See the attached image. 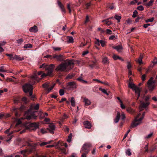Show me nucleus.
Instances as JSON below:
<instances>
[{
	"label": "nucleus",
	"mask_w": 157,
	"mask_h": 157,
	"mask_svg": "<svg viewBox=\"0 0 157 157\" xmlns=\"http://www.w3.org/2000/svg\"><path fill=\"white\" fill-rule=\"evenodd\" d=\"M4 67L2 66L0 67V72H6L7 71V70L4 69Z\"/></svg>",
	"instance_id": "nucleus-37"
},
{
	"label": "nucleus",
	"mask_w": 157,
	"mask_h": 157,
	"mask_svg": "<svg viewBox=\"0 0 157 157\" xmlns=\"http://www.w3.org/2000/svg\"><path fill=\"white\" fill-rule=\"evenodd\" d=\"M154 20V18L152 17L151 18L149 19L146 20V22L147 23L148 22H152Z\"/></svg>",
	"instance_id": "nucleus-50"
},
{
	"label": "nucleus",
	"mask_w": 157,
	"mask_h": 157,
	"mask_svg": "<svg viewBox=\"0 0 157 157\" xmlns=\"http://www.w3.org/2000/svg\"><path fill=\"white\" fill-rule=\"evenodd\" d=\"M116 38V36L114 35L110 36L109 38V39L110 40H115Z\"/></svg>",
	"instance_id": "nucleus-49"
},
{
	"label": "nucleus",
	"mask_w": 157,
	"mask_h": 157,
	"mask_svg": "<svg viewBox=\"0 0 157 157\" xmlns=\"http://www.w3.org/2000/svg\"><path fill=\"white\" fill-rule=\"evenodd\" d=\"M120 106L122 109H125V106L123 104L122 102L120 103Z\"/></svg>",
	"instance_id": "nucleus-61"
},
{
	"label": "nucleus",
	"mask_w": 157,
	"mask_h": 157,
	"mask_svg": "<svg viewBox=\"0 0 157 157\" xmlns=\"http://www.w3.org/2000/svg\"><path fill=\"white\" fill-rule=\"evenodd\" d=\"M20 101V98H15L14 99V103L15 104H17Z\"/></svg>",
	"instance_id": "nucleus-39"
},
{
	"label": "nucleus",
	"mask_w": 157,
	"mask_h": 157,
	"mask_svg": "<svg viewBox=\"0 0 157 157\" xmlns=\"http://www.w3.org/2000/svg\"><path fill=\"white\" fill-rule=\"evenodd\" d=\"M41 115L42 116V117L40 116V117L41 118H43L45 116H48V113H42L41 114Z\"/></svg>",
	"instance_id": "nucleus-53"
},
{
	"label": "nucleus",
	"mask_w": 157,
	"mask_h": 157,
	"mask_svg": "<svg viewBox=\"0 0 157 157\" xmlns=\"http://www.w3.org/2000/svg\"><path fill=\"white\" fill-rule=\"evenodd\" d=\"M126 155L128 156H130L131 155L132 153L131 152V150L130 149H128L125 151Z\"/></svg>",
	"instance_id": "nucleus-30"
},
{
	"label": "nucleus",
	"mask_w": 157,
	"mask_h": 157,
	"mask_svg": "<svg viewBox=\"0 0 157 157\" xmlns=\"http://www.w3.org/2000/svg\"><path fill=\"white\" fill-rule=\"evenodd\" d=\"M109 60L107 57L105 56L102 59V62L104 64H108L109 63Z\"/></svg>",
	"instance_id": "nucleus-19"
},
{
	"label": "nucleus",
	"mask_w": 157,
	"mask_h": 157,
	"mask_svg": "<svg viewBox=\"0 0 157 157\" xmlns=\"http://www.w3.org/2000/svg\"><path fill=\"white\" fill-rule=\"evenodd\" d=\"M46 64H45V63H44V64H42L40 66V68H43V69L45 70V67H46Z\"/></svg>",
	"instance_id": "nucleus-54"
},
{
	"label": "nucleus",
	"mask_w": 157,
	"mask_h": 157,
	"mask_svg": "<svg viewBox=\"0 0 157 157\" xmlns=\"http://www.w3.org/2000/svg\"><path fill=\"white\" fill-rule=\"evenodd\" d=\"M49 128L48 129L50 132L52 133H54V131L55 128V126L54 124L52 123H50L49 125Z\"/></svg>",
	"instance_id": "nucleus-15"
},
{
	"label": "nucleus",
	"mask_w": 157,
	"mask_h": 157,
	"mask_svg": "<svg viewBox=\"0 0 157 157\" xmlns=\"http://www.w3.org/2000/svg\"><path fill=\"white\" fill-rule=\"evenodd\" d=\"M68 40L67 42L68 43H72L74 42V39L71 36H68L67 37Z\"/></svg>",
	"instance_id": "nucleus-25"
},
{
	"label": "nucleus",
	"mask_w": 157,
	"mask_h": 157,
	"mask_svg": "<svg viewBox=\"0 0 157 157\" xmlns=\"http://www.w3.org/2000/svg\"><path fill=\"white\" fill-rule=\"evenodd\" d=\"M67 87L68 89L75 88L76 87L75 83L74 82H69L67 84Z\"/></svg>",
	"instance_id": "nucleus-14"
},
{
	"label": "nucleus",
	"mask_w": 157,
	"mask_h": 157,
	"mask_svg": "<svg viewBox=\"0 0 157 157\" xmlns=\"http://www.w3.org/2000/svg\"><path fill=\"white\" fill-rule=\"evenodd\" d=\"M31 126L32 127H34L35 128H38L39 126L38 124L36 123H32L31 124Z\"/></svg>",
	"instance_id": "nucleus-38"
},
{
	"label": "nucleus",
	"mask_w": 157,
	"mask_h": 157,
	"mask_svg": "<svg viewBox=\"0 0 157 157\" xmlns=\"http://www.w3.org/2000/svg\"><path fill=\"white\" fill-rule=\"evenodd\" d=\"M6 55L9 57L10 59H14V56H13L12 54H6Z\"/></svg>",
	"instance_id": "nucleus-40"
},
{
	"label": "nucleus",
	"mask_w": 157,
	"mask_h": 157,
	"mask_svg": "<svg viewBox=\"0 0 157 157\" xmlns=\"http://www.w3.org/2000/svg\"><path fill=\"white\" fill-rule=\"evenodd\" d=\"M39 108V104L35 105L32 104L31 105L30 109L28 111L25 113V118L29 120L33 118H36V117L34 116V112H32V111L33 110H37Z\"/></svg>",
	"instance_id": "nucleus-2"
},
{
	"label": "nucleus",
	"mask_w": 157,
	"mask_h": 157,
	"mask_svg": "<svg viewBox=\"0 0 157 157\" xmlns=\"http://www.w3.org/2000/svg\"><path fill=\"white\" fill-rule=\"evenodd\" d=\"M17 43L19 44H21L23 42V40L22 38L18 39L17 40Z\"/></svg>",
	"instance_id": "nucleus-55"
},
{
	"label": "nucleus",
	"mask_w": 157,
	"mask_h": 157,
	"mask_svg": "<svg viewBox=\"0 0 157 157\" xmlns=\"http://www.w3.org/2000/svg\"><path fill=\"white\" fill-rule=\"evenodd\" d=\"M24 59L23 57H21L17 55H15L14 56V59H15L18 60H23Z\"/></svg>",
	"instance_id": "nucleus-22"
},
{
	"label": "nucleus",
	"mask_w": 157,
	"mask_h": 157,
	"mask_svg": "<svg viewBox=\"0 0 157 157\" xmlns=\"http://www.w3.org/2000/svg\"><path fill=\"white\" fill-rule=\"evenodd\" d=\"M106 33L110 35L112 34V31L109 29H107L106 30Z\"/></svg>",
	"instance_id": "nucleus-52"
},
{
	"label": "nucleus",
	"mask_w": 157,
	"mask_h": 157,
	"mask_svg": "<svg viewBox=\"0 0 157 157\" xmlns=\"http://www.w3.org/2000/svg\"><path fill=\"white\" fill-rule=\"evenodd\" d=\"M143 58V56L142 55H140V57L139 58L138 60V63L140 64H141L143 63V62H142V59Z\"/></svg>",
	"instance_id": "nucleus-34"
},
{
	"label": "nucleus",
	"mask_w": 157,
	"mask_h": 157,
	"mask_svg": "<svg viewBox=\"0 0 157 157\" xmlns=\"http://www.w3.org/2000/svg\"><path fill=\"white\" fill-rule=\"evenodd\" d=\"M52 58L54 59H56L58 61H62L64 59V57L63 55H54L52 56Z\"/></svg>",
	"instance_id": "nucleus-11"
},
{
	"label": "nucleus",
	"mask_w": 157,
	"mask_h": 157,
	"mask_svg": "<svg viewBox=\"0 0 157 157\" xmlns=\"http://www.w3.org/2000/svg\"><path fill=\"white\" fill-rule=\"evenodd\" d=\"M32 47V45L30 44H25L23 48H31Z\"/></svg>",
	"instance_id": "nucleus-35"
},
{
	"label": "nucleus",
	"mask_w": 157,
	"mask_h": 157,
	"mask_svg": "<svg viewBox=\"0 0 157 157\" xmlns=\"http://www.w3.org/2000/svg\"><path fill=\"white\" fill-rule=\"evenodd\" d=\"M146 78V75L145 74L143 75L141 77V79L143 81L145 80Z\"/></svg>",
	"instance_id": "nucleus-60"
},
{
	"label": "nucleus",
	"mask_w": 157,
	"mask_h": 157,
	"mask_svg": "<svg viewBox=\"0 0 157 157\" xmlns=\"http://www.w3.org/2000/svg\"><path fill=\"white\" fill-rule=\"evenodd\" d=\"M50 142H42L40 144V145L41 146H44L47 144H50Z\"/></svg>",
	"instance_id": "nucleus-44"
},
{
	"label": "nucleus",
	"mask_w": 157,
	"mask_h": 157,
	"mask_svg": "<svg viewBox=\"0 0 157 157\" xmlns=\"http://www.w3.org/2000/svg\"><path fill=\"white\" fill-rule=\"evenodd\" d=\"M150 98L151 96L150 95H147L144 97V100L145 101H147Z\"/></svg>",
	"instance_id": "nucleus-48"
},
{
	"label": "nucleus",
	"mask_w": 157,
	"mask_h": 157,
	"mask_svg": "<svg viewBox=\"0 0 157 157\" xmlns=\"http://www.w3.org/2000/svg\"><path fill=\"white\" fill-rule=\"evenodd\" d=\"M96 41L95 42V44L98 46L100 45L101 44V46L102 47H104L106 45V42L103 40H100L99 39H96Z\"/></svg>",
	"instance_id": "nucleus-13"
},
{
	"label": "nucleus",
	"mask_w": 157,
	"mask_h": 157,
	"mask_svg": "<svg viewBox=\"0 0 157 157\" xmlns=\"http://www.w3.org/2000/svg\"><path fill=\"white\" fill-rule=\"evenodd\" d=\"M128 87L132 89L133 90L135 91L136 94H137L138 97L137 99H138L140 94V90L137 86H136L134 84L130 83L129 84Z\"/></svg>",
	"instance_id": "nucleus-7"
},
{
	"label": "nucleus",
	"mask_w": 157,
	"mask_h": 157,
	"mask_svg": "<svg viewBox=\"0 0 157 157\" xmlns=\"http://www.w3.org/2000/svg\"><path fill=\"white\" fill-rule=\"evenodd\" d=\"M55 85V84H53V85L50 86L49 88L48 87V92H50L51 91V90H52V89L54 87Z\"/></svg>",
	"instance_id": "nucleus-46"
},
{
	"label": "nucleus",
	"mask_w": 157,
	"mask_h": 157,
	"mask_svg": "<svg viewBox=\"0 0 157 157\" xmlns=\"http://www.w3.org/2000/svg\"><path fill=\"white\" fill-rule=\"evenodd\" d=\"M115 18L117 20L118 22H120V20L121 19V16L117 15H115L114 16Z\"/></svg>",
	"instance_id": "nucleus-32"
},
{
	"label": "nucleus",
	"mask_w": 157,
	"mask_h": 157,
	"mask_svg": "<svg viewBox=\"0 0 157 157\" xmlns=\"http://www.w3.org/2000/svg\"><path fill=\"white\" fill-rule=\"evenodd\" d=\"M29 31L30 32H36L38 31L37 27L35 25H34L33 27H31L29 29Z\"/></svg>",
	"instance_id": "nucleus-18"
},
{
	"label": "nucleus",
	"mask_w": 157,
	"mask_h": 157,
	"mask_svg": "<svg viewBox=\"0 0 157 157\" xmlns=\"http://www.w3.org/2000/svg\"><path fill=\"white\" fill-rule=\"evenodd\" d=\"M150 104V102H147L146 103L141 102V104L139 107V109L140 111L143 110V108H145L148 106Z\"/></svg>",
	"instance_id": "nucleus-12"
},
{
	"label": "nucleus",
	"mask_w": 157,
	"mask_h": 157,
	"mask_svg": "<svg viewBox=\"0 0 157 157\" xmlns=\"http://www.w3.org/2000/svg\"><path fill=\"white\" fill-rule=\"evenodd\" d=\"M52 48L55 51H59L61 50V48L59 47H53Z\"/></svg>",
	"instance_id": "nucleus-41"
},
{
	"label": "nucleus",
	"mask_w": 157,
	"mask_h": 157,
	"mask_svg": "<svg viewBox=\"0 0 157 157\" xmlns=\"http://www.w3.org/2000/svg\"><path fill=\"white\" fill-rule=\"evenodd\" d=\"M50 86V83L47 82L43 85V87L46 89H48L49 87Z\"/></svg>",
	"instance_id": "nucleus-23"
},
{
	"label": "nucleus",
	"mask_w": 157,
	"mask_h": 157,
	"mask_svg": "<svg viewBox=\"0 0 157 157\" xmlns=\"http://www.w3.org/2000/svg\"><path fill=\"white\" fill-rule=\"evenodd\" d=\"M153 132H151L148 135L145 136V139H149L151 138L153 136Z\"/></svg>",
	"instance_id": "nucleus-36"
},
{
	"label": "nucleus",
	"mask_w": 157,
	"mask_h": 157,
	"mask_svg": "<svg viewBox=\"0 0 157 157\" xmlns=\"http://www.w3.org/2000/svg\"><path fill=\"white\" fill-rule=\"evenodd\" d=\"M137 9L140 11H142L144 10V8L143 6H140L137 7Z\"/></svg>",
	"instance_id": "nucleus-51"
},
{
	"label": "nucleus",
	"mask_w": 157,
	"mask_h": 157,
	"mask_svg": "<svg viewBox=\"0 0 157 157\" xmlns=\"http://www.w3.org/2000/svg\"><path fill=\"white\" fill-rule=\"evenodd\" d=\"M6 42L4 41H0V46L4 45L6 44Z\"/></svg>",
	"instance_id": "nucleus-56"
},
{
	"label": "nucleus",
	"mask_w": 157,
	"mask_h": 157,
	"mask_svg": "<svg viewBox=\"0 0 157 157\" xmlns=\"http://www.w3.org/2000/svg\"><path fill=\"white\" fill-rule=\"evenodd\" d=\"M91 147V144L90 143H86L84 144L82 147L81 152L85 153L87 154L89 151V148Z\"/></svg>",
	"instance_id": "nucleus-8"
},
{
	"label": "nucleus",
	"mask_w": 157,
	"mask_h": 157,
	"mask_svg": "<svg viewBox=\"0 0 157 157\" xmlns=\"http://www.w3.org/2000/svg\"><path fill=\"white\" fill-rule=\"evenodd\" d=\"M42 134H44L46 133L47 132L45 129H41L40 130Z\"/></svg>",
	"instance_id": "nucleus-64"
},
{
	"label": "nucleus",
	"mask_w": 157,
	"mask_h": 157,
	"mask_svg": "<svg viewBox=\"0 0 157 157\" xmlns=\"http://www.w3.org/2000/svg\"><path fill=\"white\" fill-rule=\"evenodd\" d=\"M22 100L25 103H26L27 102V98L25 97L23 98L22 99Z\"/></svg>",
	"instance_id": "nucleus-62"
},
{
	"label": "nucleus",
	"mask_w": 157,
	"mask_h": 157,
	"mask_svg": "<svg viewBox=\"0 0 157 157\" xmlns=\"http://www.w3.org/2000/svg\"><path fill=\"white\" fill-rule=\"evenodd\" d=\"M54 67V64H51L49 65H48L46 64L45 70L48 71V73L47 74L43 73L41 75V78H43L47 75L50 76L53 71Z\"/></svg>",
	"instance_id": "nucleus-4"
},
{
	"label": "nucleus",
	"mask_w": 157,
	"mask_h": 157,
	"mask_svg": "<svg viewBox=\"0 0 157 157\" xmlns=\"http://www.w3.org/2000/svg\"><path fill=\"white\" fill-rule=\"evenodd\" d=\"M57 4L58 6L60 8L62 12H65V9H64L63 6V5L61 3V2L59 1H57Z\"/></svg>",
	"instance_id": "nucleus-20"
},
{
	"label": "nucleus",
	"mask_w": 157,
	"mask_h": 157,
	"mask_svg": "<svg viewBox=\"0 0 157 157\" xmlns=\"http://www.w3.org/2000/svg\"><path fill=\"white\" fill-rule=\"evenodd\" d=\"M112 47L119 52H121L123 49V47L121 45H119L116 46H112Z\"/></svg>",
	"instance_id": "nucleus-16"
},
{
	"label": "nucleus",
	"mask_w": 157,
	"mask_h": 157,
	"mask_svg": "<svg viewBox=\"0 0 157 157\" xmlns=\"http://www.w3.org/2000/svg\"><path fill=\"white\" fill-rule=\"evenodd\" d=\"M71 105L72 106H75V100L74 98L72 97L71 98Z\"/></svg>",
	"instance_id": "nucleus-26"
},
{
	"label": "nucleus",
	"mask_w": 157,
	"mask_h": 157,
	"mask_svg": "<svg viewBox=\"0 0 157 157\" xmlns=\"http://www.w3.org/2000/svg\"><path fill=\"white\" fill-rule=\"evenodd\" d=\"M59 94L60 96H62L64 94V92L63 90L61 89L59 91Z\"/></svg>",
	"instance_id": "nucleus-47"
},
{
	"label": "nucleus",
	"mask_w": 157,
	"mask_h": 157,
	"mask_svg": "<svg viewBox=\"0 0 157 157\" xmlns=\"http://www.w3.org/2000/svg\"><path fill=\"white\" fill-rule=\"evenodd\" d=\"M138 14V12L136 10H135L133 12V14L132 16V17H136Z\"/></svg>",
	"instance_id": "nucleus-43"
},
{
	"label": "nucleus",
	"mask_w": 157,
	"mask_h": 157,
	"mask_svg": "<svg viewBox=\"0 0 157 157\" xmlns=\"http://www.w3.org/2000/svg\"><path fill=\"white\" fill-rule=\"evenodd\" d=\"M145 114V112H144L143 113L142 116L140 117L141 114L140 113H139L132 122L131 125V128L135 127L140 124L141 123L142 120L143 119Z\"/></svg>",
	"instance_id": "nucleus-3"
},
{
	"label": "nucleus",
	"mask_w": 157,
	"mask_h": 157,
	"mask_svg": "<svg viewBox=\"0 0 157 157\" xmlns=\"http://www.w3.org/2000/svg\"><path fill=\"white\" fill-rule=\"evenodd\" d=\"M126 110L128 112L131 114H132L135 112L134 110L130 108H127L126 109Z\"/></svg>",
	"instance_id": "nucleus-29"
},
{
	"label": "nucleus",
	"mask_w": 157,
	"mask_h": 157,
	"mask_svg": "<svg viewBox=\"0 0 157 157\" xmlns=\"http://www.w3.org/2000/svg\"><path fill=\"white\" fill-rule=\"evenodd\" d=\"M99 90L100 91H101L102 93L106 94L107 95H109V94L108 93H107V92L106 91V90L105 89H103L101 87H100L99 88Z\"/></svg>",
	"instance_id": "nucleus-28"
},
{
	"label": "nucleus",
	"mask_w": 157,
	"mask_h": 157,
	"mask_svg": "<svg viewBox=\"0 0 157 157\" xmlns=\"http://www.w3.org/2000/svg\"><path fill=\"white\" fill-rule=\"evenodd\" d=\"M154 1L153 0H150V1L147 3L145 4V5L147 6H149L152 5V3L154 2Z\"/></svg>",
	"instance_id": "nucleus-33"
},
{
	"label": "nucleus",
	"mask_w": 157,
	"mask_h": 157,
	"mask_svg": "<svg viewBox=\"0 0 157 157\" xmlns=\"http://www.w3.org/2000/svg\"><path fill=\"white\" fill-rule=\"evenodd\" d=\"M153 78L151 77L148 80L147 83L148 88L149 90L152 91L155 87V82L153 81Z\"/></svg>",
	"instance_id": "nucleus-10"
},
{
	"label": "nucleus",
	"mask_w": 157,
	"mask_h": 157,
	"mask_svg": "<svg viewBox=\"0 0 157 157\" xmlns=\"http://www.w3.org/2000/svg\"><path fill=\"white\" fill-rule=\"evenodd\" d=\"M29 83H27L25 84L22 86V88L24 91L27 93L29 92V95H31L33 94V86L32 83L30 82L29 81Z\"/></svg>",
	"instance_id": "nucleus-6"
},
{
	"label": "nucleus",
	"mask_w": 157,
	"mask_h": 157,
	"mask_svg": "<svg viewBox=\"0 0 157 157\" xmlns=\"http://www.w3.org/2000/svg\"><path fill=\"white\" fill-rule=\"evenodd\" d=\"M130 129H129L128 130L127 132L124 135V136L123 138V140L125 139L127 136L128 134V133L130 132Z\"/></svg>",
	"instance_id": "nucleus-57"
},
{
	"label": "nucleus",
	"mask_w": 157,
	"mask_h": 157,
	"mask_svg": "<svg viewBox=\"0 0 157 157\" xmlns=\"http://www.w3.org/2000/svg\"><path fill=\"white\" fill-rule=\"evenodd\" d=\"M132 67V65L130 62H127V67L128 70H130Z\"/></svg>",
	"instance_id": "nucleus-45"
},
{
	"label": "nucleus",
	"mask_w": 157,
	"mask_h": 157,
	"mask_svg": "<svg viewBox=\"0 0 157 157\" xmlns=\"http://www.w3.org/2000/svg\"><path fill=\"white\" fill-rule=\"evenodd\" d=\"M113 59L115 60H116L118 59H119L121 60L122 61H123V60L122 59L121 57H119L118 56H117L115 54L113 55Z\"/></svg>",
	"instance_id": "nucleus-27"
},
{
	"label": "nucleus",
	"mask_w": 157,
	"mask_h": 157,
	"mask_svg": "<svg viewBox=\"0 0 157 157\" xmlns=\"http://www.w3.org/2000/svg\"><path fill=\"white\" fill-rule=\"evenodd\" d=\"M74 66V63L68 61L58 65L56 69L57 71L67 72L71 69Z\"/></svg>",
	"instance_id": "nucleus-1"
},
{
	"label": "nucleus",
	"mask_w": 157,
	"mask_h": 157,
	"mask_svg": "<svg viewBox=\"0 0 157 157\" xmlns=\"http://www.w3.org/2000/svg\"><path fill=\"white\" fill-rule=\"evenodd\" d=\"M21 121L20 119L18 120L17 121V123L16 124V127H17L18 126V125L19 124H21Z\"/></svg>",
	"instance_id": "nucleus-63"
},
{
	"label": "nucleus",
	"mask_w": 157,
	"mask_h": 157,
	"mask_svg": "<svg viewBox=\"0 0 157 157\" xmlns=\"http://www.w3.org/2000/svg\"><path fill=\"white\" fill-rule=\"evenodd\" d=\"M43 72L40 71L38 73L37 75L36 73H35L33 75L31 76V79L30 80V82L32 84H34L35 82H39L42 78H39L38 77V75H41L43 73Z\"/></svg>",
	"instance_id": "nucleus-5"
},
{
	"label": "nucleus",
	"mask_w": 157,
	"mask_h": 157,
	"mask_svg": "<svg viewBox=\"0 0 157 157\" xmlns=\"http://www.w3.org/2000/svg\"><path fill=\"white\" fill-rule=\"evenodd\" d=\"M77 80L82 83H87V82L86 81L83 79L82 77H80L78 78H77Z\"/></svg>",
	"instance_id": "nucleus-24"
},
{
	"label": "nucleus",
	"mask_w": 157,
	"mask_h": 157,
	"mask_svg": "<svg viewBox=\"0 0 157 157\" xmlns=\"http://www.w3.org/2000/svg\"><path fill=\"white\" fill-rule=\"evenodd\" d=\"M83 101L84 102L85 105H89L91 103L90 101L89 100L85 98H84Z\"/></svg>",
	"instance_id": "nucleus-21"
},
{
	"label": "nucleus",
	"mask_w": 157,
	"mask_h": 157,
	"mask_svg": "<svg viewBox=\"0 0 157 157\" xmlns=\"http://www.w3.org/2000/svg\"><path fill=\"white\" fill-rule=\"evenodd\" d=\"M72 137V133H70L69 136H68V139L67 140V141L69 142L70 143L71 141V139Z\"/></svg>",
	"instance_id": "nucleus-31"
},
{
	"label": "nucleus",
	"mask_w": 157,
	"mask_h": 157,
	"mask_svg": "<svg viewBox=\"0 0 157 157\" xmlns=\"http://www.w3.org/2000/svg\"><path fill=\"white\" fill-rule=\"evenodd\" d=\"M105 21V23H106V24L107 25H110L111 24H112V22H111V21H107L106 20H103L102 21V22H104Z\"/></svg>",
	"instance_id": "nucleus-42"
},
{
	"label": "nucleus",
	"mask_w": 157,
	"mask_h": 157,
	"mask_svg": "<svg viewBox=\"0 0 157 157\" xmlns=\"http://www.w3.org/2000/svg\"><path fill=\"white\" fill-rule=\"evenodd\" d=\"M125 118V115L123 113H122L121 115L119 112H117L116 117L114 120V121L115 123H117L118 122L120 119L124 120Z\"/></svg>",
	"instance_id": "nucleus-9"
},
{
	"label": "nucleus",
	"mask_w": 157,
	"mask_h": 157,
	"mask_svg": "<svg viewBox=\"0 0 157 157\" xmlns=\"http://www.w3.org/2000/svg\"><path fill=\"white\" fill-rule=\"evenodd\" d=\"M83 124L86 128L90 129L92 127L91 124L88 121H85L83 123Z\"/></svg>",
	"instance_id": "nucleus-17"
},
{
	"label": "nucleus",
	"mask_w": 157,
	"mask_h": 157,
	"mask_svg": "<svg viewBox=\"0 0 157 157\" xmlns=\"http://www.w3.org/2000/svg\"><path fill=\"white\" fill-rule=\"evenodd\" d=\"M67 8L69 10V12L70 13H71V10L70 8V4H68L67 5Z\"/></svg>",
	"instance_id": "nucleus-59"
},
{
	"label": "nucleus",
	"mask_w": 157,
	"mask_h": 157,
	"mask_svg": "<svg viewBox=\"0 0 157 157\" xmlns=\"http://www.w3.org/2000/svg\"><path fill=\"white\" fill-rule=\"evenodd\" d=\"M63 129H64V130L66 132H68L69 131V128H68L67 127V126H65L64 127H63Z\"/></svg>",
	"instance_id": "nucleus-58"
}]
</instances>
